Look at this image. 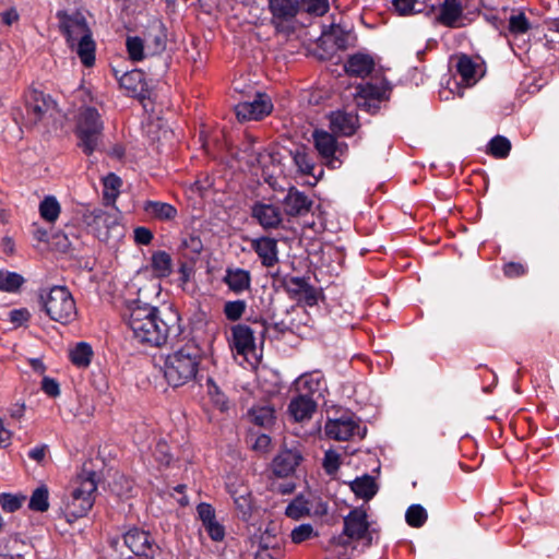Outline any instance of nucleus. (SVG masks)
Returning <instances> with one entry per match:
<instances>
[{"instance_id":"nucleus-14","label":"nucleus","mask_w":559,"mask_h":559,"mask_svg":"<svg viewBox=\"0 0 559 559\" xmlns=\"http://www.w3.org/2000/svg\"><path fill=\"white\" fill-rule=\"evenodd\" d=\"M251 215L264 229H275L282 223V212L278 206L257 202L251 209Z\"/></svg>"},{"instance_id":"nucleus-41","label":"nucleus","mask_w":559,"mask_h":559,"mask_svg":"<svg viewBox=\"0 0 559 559\" xmlns=\"http://www.w3.org/2000/svg\"><path fill=\"white\" fill-rule=\"evenodd\" d=\"M129 57L133 61H141L145 58V43L139 36H129L126 40Z\"/></svg>"},{"instance_id":"nucleus-37","label":"nucleus","mask_w":559,"mask_h":559,"mask_svg":"<svg viewBox=\"0 0 559 559\" xmlns=\"http://www.w3.org/2000/svg\"><path fill=\"white\" fill-rule=\"evenodd\" d=\"M48 497L49 492L46 486L36 488L31 496L28 508L37 512L47 511L49 508Z\"/></svg>"},{"instance_id":"nucleus-3","label":"nucleus","mask_w":559,"mask_h":559,"mask_svg":"<svg viewBox=\"0 0 559 559\" xmlns=\"http://www.w3.org/2000/svg\"><path fill=\"white\" fill-rule=\"evenodd\" d=\"M97 489L96 473L84 468L73 483V488L62 502L61 510L68 518L79 519L92 509Z\"/></svg>"},{"instance_id":"nucleus-17","label":"nucleus","mask_w":559,"mask_h":559,"mask_svg":"<svg viewBox=\"0 0 559 559\" xmlns=\"http://www.w3.org/2000/svg\"><path fill=\"white\" fill-rule=\"evenodd\" d=\"M284 212L288 216H302L310 212L312 201L308 197L292 188L283 200Z\"/></svg>"},{"instance_id":"nucleus-8","label":"nucleus","mask_w":559,"mask_h":559,"mask_svg":"<svg viewBox=\"0 0 559 559\" xmlns=\"http://www.w3.org/2000/svg\"><path fill=\"white\" fill-rule=\"evenodd\" d=\"M272 109L271 98L263 93H257L251 100H243L235 106L239 121L260 120L270 115Z\"/></svg>"},{"instance_id":"nucleus-4","label":"nucleus","mask_w":559,"mask_h":559,"mask_svg":"<svg viewBox=\"0 0 559 559\" xmlns=\"http://www.w3.org/2000/svg\"><path fill=\"white\" fill-rule=\"evenodd\" d=\"M39 301L47 316L56 322L67 324L76 317L75 301L64 286L40 290Z\"/></svg>"},{"instance_id":"nucleus-10","label":"nucleus","mask_w":559,"mask_h":559,"mask_svg":"<svg viewBox=\"0 0 559 559\" xmlns=\"http://www.w3.org/2000/svg\"><path fill=\"white\" fill-rule=\"evenodd\" d=\"M124 545L136 556L153 559L158 551L150 534L139 528H131L123 535Z\"/></svg>"},{"instance_id":"nucleus-61","label":"nucleus","mask_w":559,"mask_h":559,"mask_svg":"<svg viewBox=\"0 0 559 559\" xmlns=\"http://www.w3.org/2000/svg\"><path fill=\"white\" fill-rule=\"evenodd\" d=\"M525 271V266L516 262H509L503 267L504 275L511 278L524 275Z\"/></svg>"},{"instance_id":"nucleus-12","label":"nucleus","mask_w":559,"mask_h":559,"mask_svg":"<svg viewBox=\"0 0 559 559\" xmlns=\"http://www.w3.org/2000/svg\"><path fill=\"white\" fill-rule=\"evenodd\" d=\"M250 326L246 324H237L231 328L229 346L238 355L248 356L255 350L254 335Z\"/></svg>"},{"instance_id":"nucleus-19","label":"nucleus","mask_w":559,"mask_h":559,"mask_svg":"<svg viewBox=\"0 0 559 559\" xmlns=\"http://www.w3.org/2000/svg\"><path fill=\"white\" fill-rule=\"evenodd\" d=\"M358 127L357 115L342 110L334 111L330 115V128L336 134L350 136L356 132Z\"/></svg>"},{"instance_id":"nucleus-53","label":"nucleus","mask_w":559,"mask_h":559,"mask_svg":"<svg viewBox=\"0 0 559 559\" xmlns=\"http://www.w3.org/2000/svg\"><path fill=\"white\" fill-rule=\"evenodd\" d=\"M25 497H19L11 493H2L0 496V504L4 511L14 512L21 508Z\"/></svg>"},{"instance_id":"nucleus-45","label":"nucleus","mask_w":559,"mask_h":559,"mask_svg":"<svg viewBox=\"0 0 559 559\" xmlns=\"http://www.w3.org/2000/svg\"><path fill=\"white\" fill-rule=\"evenodd\" d=\"M405 518L408 525L420 527L427 521V512L420 504H413L407 509Z\"/></svg>"},{"instance_id":"nucleus-15","label":"nucleus","mask_w":559,"mask_h":559,"mask_svg":"<svg viewBox=\"0 0 559 559\" xmlns=\"http://www.w3.org/2000/svg\"><path fill=\"white\" fill-rule=\"evenodd\" d=\"M120 86L127 90L131 96L141 100L151 97L144 73L141 70H132L119 78Z\"/></svg>"},{"instance_id":"nucleus-55","label":"nucleus","mask_w":559,"mask_h":559,"mask_svg":"<svg viewBox=\"0 0 559 559\" xmlns=\"http://www.w3.org/2000/svg\"><path fill=\"white\" fill-rule=\"evenodd\" d=\"M341 464L340 454L335 451L329 450L324 454L323 467L329 475L337 472Z\"/></svg>"},{"instance_id":"nucleus-28","label":"nucleus","mask_w":559,"mask_h":559,"mask_svg":"<svg viewBox=\"0 0 559 559\" xmlns=\"http://www.w3.org/2000/svg\"><path fill=\"white\" fill-rule=\"evenodd\" d=\"M350 489L357 497L370 500L377 493L378 486L374 478L366 474L353 480L350 483Z\"/></svg>"},{"instance_id":"nucleus-62","label":"nucleus","mask_w":559,"mask_h":559,"mask_svg":"<svg viewBox=\"0 0 559 559\" xmlns=\"http://www.w3.org/2000/svg\"><path fill=\"white\" fill-rule=\"evenodd\" d=\"M298 301L305 302L307 306H314L318 302L317 290L310 284L307 285L304 293L298 297Z\"/></svg>"},{"instance_id":"nucleus-39","label":"nucleus","mask_w":559,"mask_h":559,"mask_svg":"<svg viewBox=\"0 0 559 559\" xmlns=\"http://www.w3.org/2000/svg\"><path fill=\"white\" fill-rule=\"evenodd\" d=\"M252 423L260 427H267L274 420V409L270 406L254 407L249 413Z\"/></svg>"},{"instance_id":"nucleus-36","label":"nucleus","mask_w":559,"mask_h":559,"mask_svg":"<svg viewBox=\"0 0 559 559\" xmlns=\"http://www.w3.org/2000/svg\"><path fill=\"white\" fill-rule=\"evenodd\" d=\"M104 185V199L107 203H114L119 194V189L122 185L121 179L110 173L103 179Z\"/></svg>"},{"instance_id":"nucleus-6","label":"nucleus","mask_w":559,"mask_h":559,"mask_svg":"<svg viewBox=\"0 0 559 559\" xmlns=\"http://www.w3.org/2000/svg\"><path fill=\"white\" fill-rule=\"evenodd\" d=\"M82 222L100 240H106L109 233L119 227V212L117 209L110 211L104 209L86 210L82 215Z\"/></svg>"},{"instance_id":"nucleus-43","label":"nucleus","mask_w":559,"mask_h":559,"mask_svg":"<svg viewBox=\"0 0 559 559\" xmlns=\"http://www.w3.org/2000/svg\"><path fill=\"white\" fill-rule=\"evenodd\" d=\"M310 512L308 501L302 497L295 498L286 508V515L294 520H299Z\"/></svg>"},{"instance_id":"nucleus-48","label":"nucleus","mask_w":559,"mask_h":559,"mask_svg":"<svg viewBox=\"0 0 559 559\" xmlns=\"http://www.w3.org/2000/svg\"><path fill=\"white\" fill-rule=\"evenodd\" d=\"M531 28V24L523 12L513 14L509 19V29L513 34H524Z\"/></svg>"},{"instance_id":"nucleus-2","label":"nucleus","mask_w":559,"mask_h":559,"mask_svg":"<svg viewBox=\"0 0 559 559\" xmlns=\"http://www.w3.org/2000/svg\"><path fill=\"white\" fill-rule=\"evenodd\" d=\"M201 361V348L188 342L168 354L164 361V377L173 386H181L193 380Z\"/></svg>"},{"instance_id":"nucleus-9","label":"nucleus","mask_w":559,"mask_h":559,"mask_svg":"<svg viewBox=\"0 0 559 559\" xmlns=\"http://www.w3.org/2000/svg\"><path fill=\"white\" fill-rule=\"evenodd\" d=\"M57 15L60 21V28L66 35L70 47L74 48L78 40L87 38L92 34L82 14L68 15L64 12H58Z\"/></svg>"},{"instance_id":"nucleus-57","label":"nucleus","mask_w":559,"mask_h":559,"mask_svg":"<svg viewBox=\"0 0 559 559\" xmlns=\"http://www.w3.org/2000/svg\"><path fill=\"white\" fill-rule=\"evenodd\" d=\"M154 455L156 460L163 465H169L171 461V454L169 445L165 441H159L156 444Z\"/></svg>"},{"instance_id":"nucleus-24","label":"nucleus","mask_w":559,"mask_h":559,"mask_svg":"<svg viewBox=\"0 0 559 559\" xmlns=\"http://www.w3.org/2000/svg\"><path fill=\"white\" fill-rule=\"evenodd\" d=\"M462 15L463 7L461 0H444L440 7L437 22L447 27H456Z\"/></svg>"},{"instance_id":"nucleus-50","label":"nucleus","mask_w":559,"mask_h":559,"mask_svg":"<svg viewBox=\"0 0 559 559\" xmlns=\"http://www.w3.org/2000/svg\"><path fill=\"white\" fill-rule=\"evenodd\" d=\"M238 516L243 521H249L253 511L252 496L234 500Z\"/></svg>"},{"instance_id":"nucleus-42","label":"nucleus","mask_w":559,"mask_h":559,"mask_svg":"<svg viewBox=\"0 0 559 559\" xmlns=\"http://www.w3.org/2000/svg\"><path fill=\"white\" fill-rule=\"evenodd\" d=\"M386 87L381 84L366 83L357 87L356 96L366 97L371 99H383L386 94Z\"/></svg>"},{"instance_id":"nucleus-51","label":"nucleus","mask_w":559,"mask_h":559,"mask_svg":"<svg viewBox=\"0 0 559 559\" xmlns=\"http://www.w3.org/2000/svg\"><path fill=\"white\" fill-rule=\"evenodd\" d=\"M316 535L317 534L310 524H300L296 526L290 533L292 540L295 544L304 543L305 540H308Z\"/></svg>"},{"instance_id":"nucleus-64","label":"nucleus","mask_w":559,"mask_h":559,"mask_svg":"<svg viewBox=\"0 0 559 559\" xmlns=\"http://www.w3.org/2000/svg\"><path fill=\"white\" fill-rule=\"evenodd\" d=\"M282 557H283V552L281 549H276V548L270 549L267 547H264V548H261L260 550H258L254 559H281Z\"/></svg>"},{"instance_id":"nucleus-20","label":"nucleus","mask_w":559,"mask_h":559,"mask_svg":"<svg viewBox=\"0 0 559 559\" xmlns=\"http://www.w3.org/2000/svg\"><path fill=\"white\" fill-rule=\"evenodd\" d=\"M267 5L273 23H283L297 15L300 2L299 0H269Z\"/></svg>"},{"instance_id":"nucleus-60","label":"nucleus","mask_w":559,"mask_h":559,"mask_svg":"<svg viewBox=\"0 0 559 559\" xmlns=\"http://www.w3.org/2000/svg\"><path fill=\"white\" fill-rule=\"evenodd\" d=\"M197 512L199 519L202 521V524L216 518L214 508L205 502H202L197 507Z\"/></svg>"},{"instance_id":"nucleus-44","label":"nucleus","mask_w":559,"mask_h":559,"mask_svg":"<svg viewBox=\"0 0 559 559\" xmlns=\"http://www.w3.org/2000/svg\"><path fill=\"white\" fill-rule=\"evenodd\" d=\"M293 159L298 170L305 175H310L313 169V163L305 148H296L292 152Z\"/></svg>"},{"instance_id":"nucleus-21","label":"nucleus","mask_w":559,"mask_h":559,"mask_svg":"<svg viewBox=\"0 0 559 559\" xmlns=\"http://www.w3.org/2000/svg\"><path fill=\"white\" fill-rule=\"evenodd\" d=\"M223 282L234 294H242L251 287V274L240 267H227Z\"/></svg>"},{"instance_id":"nucleus-13","label":"nucleus","mask_w":559,"mask_h":559,"mask_svg":"<svg viewBox=\"0 0 559 559\" xmlns=\"http://www.w3.org/2000/svg\"><path fill=\"white\" fill-rule=\"evenodd\" d=\"M302 460V455L297 449L282 450L272 462V471L277 477H288Z\"/></svg>"},{"instance_id":"nucleus-63","label":"nucleus","mask_w":559,"mask_h":559,"mask_svg":"<svg viewBox=\"0 0 559 559\" xmlns=\"http://www.w3.org/2000/svg\"><path fill=\"white\" fill-rule=\"evenodd\" d=\"M153 239L152 231L146 227H136L134 229V240L139 245H148Z\"/></svg>"},{"instance_id":"nucleus-34","label":"nucleus","mask_w":559,"mask_h":559,"mask_svg":"<svg viewBox=\"0 0 559 559\" xmlns=\"http://www.w3.org/2000/svg\"><path fill=\"white\" fill-rule=\"evenodd\" d=\"M25 283V278L16 273L0 270V290L15 293Z\"/></svg>"},{"instance_id":"nucleus-59","label":"nucleus","mask_w":559,"mask_h":559,"mask_svg":"<svg viewBox=\"0 0 559 559\" xmlns=\"http://www.w3.org/2000/svg\"><path fill=\"white\" fill-rule=\"evenodd\" d=\"M382 99H371V98H366V97H359V96H355V102H356V105L358 108L367 111V112H371V114H374L379 110L380 106V102Z\"/></svg>"},{"instance_id":"nucleus-38","label":"nucleus","mask_w":559,"mask_h":559,"mask_svg":"<svg viewBox=\"0 0 559 559\" xmlns=\"http://www.w3.org/2000/svg\"><path fill=\"white\" fill-rule=\"evenodd\" d=\"M511 151V142L502 135H496L488 144V152L496 158H506Z\"/></svg>"},{"instance_id":"nucleus-33","label":"nucleus","mask_w":559,"mask_h":559,"mask_svg":"<svg viewBox=\"0 0 559 559\" xmlns=\"http://www.w3.org/2000/svg\"><path fill=\"white\" fill-rule=\"evenodd\" d=\"M75 51L85 67H92L95 62V43L92 34L84 39H80L74 45Z\"/></svg>"},{"instance_id":"nucleus-31","label":"nucleus","mask_w":559,"mask_h":559,"mask_svg":"<svg viewBox=\"0 0 559 559\" xmlns=\"http://www.w3.org/2000/svg\"><path fill=\"white\" fill-rule=\"evenodd\" d=\"M456 72L460 74L462 82L466 85L476 83V68L477 64L466 55H462L456 61Z\"/></svg>"},{"instance_id":"nucleus-11","label":"nucleus","mask_w":559,"mask_h":559,"mask_svg":"<svg viewBox=\"0 0 559 559\" xmlns=\"http://www.w3.org/2000/svg\"><path fill=\"white\" fill-rule=\"evenodd\" d=\"M369 523L367 513L361 508L352 510L344 518V534L350 539H367V545L371 544L369 534Z\"/></svg>"},{"instance_id":"nucleus-47","label":"nucleus","mask_w":559,"mask_h":559,"mask_svg":"<svg viewBox=\"0 0 559 559\" xmlns=\"http://www.w3.org/2000/svg\"><path fill=\"white\" fill-rule=\"evenodd\" d=\"M247 302L245 300L227 301L224 306V314L230 321L239 320L245 313Z\"/></svg>"},{"instance_id":"nucleus-25","label":"nucleus","mask_w":559,"mask_h":559,"mask_svg":"<svg viewBox=\"0 0 559 559\" xmlns=\"http://www.w3.org/2000/svg\"><path fill=\"white\" fill-rule=\"evenodd\" d=\"M374 68L372 57L365 53H355L350 56L345 63V71L349 75L365 78L369 75Z\"/></svg>"},{"instance_id":"nucleus-26","label":"nucleus","mask_w":559,"mask_h":559,"mask_svg":"<svg viewBox=\"0 0 559 559\" xmlns=\"http://www.w3.org/2000/svg\"><path fill=\"white\" fill-rule=\"evenodd\" d=\"M317 403L308 396L298 395L288 405V412L296 421L309 419L314 413Z\"/></svg>"},{"instance_id":"nucleus-5","label":"nucleus","mask_w":559,"mask_h":559,"mask_svg":"<svg viewBox=\"0 0 559 559\" xmlns=\"http://www.w3.org/2000/svg\"><path fill=\"white\" fill-rule=\"evenodd\" d=\"M104 122L97 109L83 108L76 121L75 133L79 138V146L87 155L98 150L103 136Z\"/></svg>"},{"instance_id":"nucleus-1","label":"nucleus","mask_w":559,"mask_h":559,"mask_svg":"<svg viewBox=\"0 0 559 559\" xmlns=\"http://www.w3.org/2000/svg\"><path fill=\"white\" fill-rule=\"evenodd\" d=\"M124 318L139 343L160 346L166 342L169 325L159 317L157 308L133 301L128 306Z\"/></svg>"},{"instance_id":"nucleus-23","label":"nucleus","mask_w":559,"mask_h":559,"mask_svg":"<svg viewBox=\"0 0 559 559\" xmlns=\"http://www.w3.org/2000/svg\"><path fill=\"white\" fill-rule=\"evenodd\" d=\"M48 108L49 104L41 92L32 91L26 96V117L31 123L39 122Z\"/></svg>"},{"instance_id":"nucleus-27","label":"nucleus","mask_w":559,"mask_h":559,"mask_svg":"<svg viewBox=\"0 0 559 559\" xmlns=\"http://www.w3.org/2000/svg\"><path fill=\"white\" fill-rule=\"evenodd\" d=\"M322 380L323 378L319 372L304 373L295 381V386L299 395L311 397L321 390Z\"/></svg>"},{"instance_id":"nucleus-52","label":"nucleus","mask_w":559,"mask_h":559,"mask_svg":"<svg viewBox=\"0 0 559 559\" xmlns=\"http://www.w3.org/2000/svg\"><path fill=\"white\" fill-rule=\"evenodd\" d=\"M301 3L306 12L318 16L323 15L329 9L328 0H302Z\"/></svg>"},{"instance_id":"nucleus-40","label":"nucleus","mask_w":559,"mask_h":559,"mask_svg":"<svg viewBox=\"0 0 559 559\" xmlns=\"http://www.w3.org/2000/svg\"><path fill=\"white\" fill-rule=\"evenodd\" d=\"M206 388L207 393L211 397L212 403L222 412L228 409V399L226 395L221 391L218 385L215 383V381L212 378H209L206 380Z\"/></svg>"},{"instance_id":"nucleus-22","label":"nucleus","mask_w":559,"mask_h":559,"mask_svg":"<svg viewBox=\"0 0 559 559\" xmlns=\"http://www.w3.org/2000/svg\"><path fill=\"white\" fill-rule=\"evenodd\" d=\"M146 55H159L166 48V31L160 22H154L144 35Z\"/></svg>"},{"instance_id":"nucleus-49","label":"nucleus","mask_w":559,"mask_h":559,"mask_svg":"<svg viewBox=\"0 0 559 559\" xmlns=\"http://www.w3.org/2000/svg\"><path fill=\"white\" fill-rule=\"evenodd\" d=\"M226 487L233 500L249 497V495H251L249 487L237 478H229L226 483Z\"/></svg>"},{"instance_id":"nucleus-54","label":"nucleus","mask_w":559,"mask_h":559,"mask_svg":"<svg viewBox=\"0 0 559 559\" xmlns=\"http://www.w3.org/2000/svg\"><path fill=\"white\" fill-rule=\"evenodd\" d=\"M209 536L215 542H222L225 537L224 526L215 519L203 524Z\"/></svg>"},{"instance_id":"nucleus-29","label":"nucleus","mask_w":559,"mask_h":559,"mask_svg":"<svg viewBox=\"0 0 559 559\" xmlns=\"http://www.w3.org/2000/svg\"><path fill=\"white\" fill-rule=\"evenodd\" d=\"M144 211L159 221H171L177 216V209L169 203L147 201Z\"/></svg>"},{"instance_id":"nucleus-16","label":"nucleus","mask_w":559,"mask_h":559,"mask_svg":"<svg viewBox=\"0 0 559 559\" xmlns=\"http://www.w3.org/2000/svg\"><path fill=\"white\" fill-rule=\"evenodd\" d=\"M251 248L258 254L265 267H272L278 262L277 241L271 237H260L251 240Z\"/></svg>"},{"instance_id":"nucleus-18","label":"nucleus","mask_w":559,"mask_h":559,"mask_svg":"<svg viewBox=\"0 0 559 559\" xmlns=\"http://www.w3.org/2000/svg\"><path fill=\"white\" fill-rule=\"evenodd\" d=\"M325 433L335 440L345 441L353 437L358 425L349 416H342L337 419H330L325 424Z\"/></svg>"},{"instance_id":"nucleus-58","label":"nucleus","mask_w":559,"mask_h":559,"mask_svg":"<svg viewBox=\"0 0 559 559\" xmlns=\"http://www.w3.org/2000/svg\"><path fill=\"white\" fill-rule=\"evenodd\" d=\"M392 2L395 10L401 15H407L420 11V9L416 10L417 0H393Z\"/></svg>"},{"instance_id":"nucleus-46","label":"nucleus","mask_w":559,"mask_h":559,"mask_svg":"<svg viewBox=\"0 0 559 559\" xmlns=\"http://www.w3.org/2000/svg\"><path fill=\"white\" fill-rule=\"evenodd\" d=\"M308 284L304 277L290 276L283 280V287L294 298H298Z\"/></svg>"},{"instance_id":"nucleus-32","label":"nucleus","mask_w":559,"mask_h":559,"mask_svg":"<svg viewBox=\"0 0 559 559\" xmlns=\"http://www.w3.org/2000/svg\"><path fill=\"white\" fill-rule=\"evenodd\" d=\"M69 356L74 366L79 368H86L91 364L93 349L90 344L81 342L70 350Z\"/></svg>"},{"instance_id":"nucleus-35","label":"nucleus","mask_w":559,"mask_h":559,"mask_svg":"<svg viewBox=\"0 0 559 559\" xmlns=\"http://www.w3.org/2000/svg\"><path fill=\"white\" fill-rule=\"evenodd\" d=\"M60 204L55 197L48 195L39 204L40 216L48 223L56 222L60 215Z\"/></svg>"},{"instance_id":"nucleus-30","label":"nucleus","mask_w":559,"mask_h":559,"mask_svg":"<svg viewBox=\"0 0 559 559\" xmlns=\"http://www.w3.org/2000/svg\"><path fill=\"white\" fill-rule=\"evenodd\" d=\"M151 265L157 277H167L173 272V259L166 251H156L151 258Z\"/></svg>"},{"instance_id":"nucleus-7","label":"nucleus","mask_w":559,"mask_h":559,"mask_svg":"<svg viewBox=\"0 0 559 559\" xmlns=\"http://www.w3.org/2000/svg\"><path fill=\"white\" fill-rule=\"evenodd\" d=\"M312 136L314 146L325 164L331 168L340 167L338 156L343 154L346 145L338 144L334 135L324 130H316Z\"/></svg>"},{"instance_id":"nucleus-56","label":"nucleus","mask_w":559,"mask_h":559,"mask_svg":"<svg viewBox=\"0 0 559 559\" xmlns=\"http://www.w3.org/2000/svg\"><path fill=\"white\" fill-rule=\"evenodd\" d=\"M180 248L182 250H188L193 254H199L203 249V243L200 237L194 235H188L181 239Z\"/></svg>"}]
</instances>
